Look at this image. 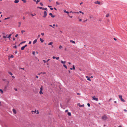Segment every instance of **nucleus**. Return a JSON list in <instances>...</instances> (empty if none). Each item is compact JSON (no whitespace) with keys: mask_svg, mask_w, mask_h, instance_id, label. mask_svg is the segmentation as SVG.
Segmentation results:
<instances>
[{"mask_svg":"<svg viewBox=\"0 0 127 127\" xmlns=\"http://www.w3.org/2000/svg\"><path fill=\"white\" fill-rule=\"evenodd\" d=\"M12 34H10L8 35V37L7 36L8 35V34H6V36L3 35L2 36L3 38H7L9 39H10L11 36L12 35Z\"/></svg>","mask_w":127,"mask_h":127,"instance_id":"nucleus-1","label":"nucleus"},{"mask_svg":"<svg viewBox=\"0 0 127 127\" xmlns=\"http://www.w3.org/2000/svg\"><path fill=\"white\" fill-rule=\"evenodd\" d=\"M101 118L103 120H105L107 119V118L105 115H104Z\"/></svg>","mask_w":127,"mask_h":127,"instance_id":"nucleus-2","label":"nucleus"},{"mask_svg":"<svg viewBox=\"0 0 127 127\" xmlns=\"http://www.w3.org/2000/svg\"><path fill=\"white\" fill-rule=\"evenodd\" d=\"M119 97L121 99V101L124 102L125 101V100L122 98V95H119Z\"/></svg>","mask_w":127,"mask_h":127,"instance_id":"nucleus-3","label":"nucleus"},{"mask_svg":"<svg viewBox=\"0 0 127 127\" xmlns=\"http://www.w3.org/2000/svg\"><path fill=\"white\" fill-rule=\"evenodd\" d=\"M32 113H36V114H39V111L38 110L36 111V110H35V111H32Z\"/></svg>","mask_w":127,"mask_h":127,"instance_id":"nucleus-4","label":"nucleus"},{"mask_svg":"<svg viewBox=\"0 0 127 127\" xmlns=\"http://www.w3.org/2000/svg\"><path fill=\"white\" fill-rule=\"evenodd\" d=\"M47 12L46 11H45L44 12V15L43 17L44 18H45L47 16Z\"/></svg>","mask_w":127,"mask_h":127,"instance_id":"nucleus-5","label":"nucleus"},{"mask_svg":"<svg viewBox=\"0 0 127 127\" xmlns=\"http://www.w3.org/2000/svg\"><path fill=\"white\" fill-rule=\"evenodd\" d=\"M95 96H94L93 97H92V98H93V100H95L96 101H98V99L97 98H95Z\"/></svg>","mask_w":127,"mask_h":127,"instance_id":"nucleus-6","label":"nucleus"},{"mask_svg":"<svg viewBox=\"0 0 127 127\" xmlns=\"http://www.w3.org/2000/svg\"><path fill=\"white\" fill-rule=\"evenodd\" d=\"M77 105L78 106H79V107H84V104H83V105H81L80 103H78L77 104Z\"/></svg>","mask_w":127,"mask_h":127,"instance_id":"nucleus-7","label":"nucleus"},{"mask_svg":"<svg viewBox=\"0 0 127 127\" xmlns=\"http://www.w3.org/2000/svg\"><path fill=\"white\" fill-rule=\"evenodd\" d=\"M12 111L15 114L16 113V110L14 109H12Z\"/></svg>","mask_w":127,"mask_h":127,"instance_id":"nucleus-8","label":"nucleus"},{"mask_svg":"<svg viewBox=\"0 0 127 127\" xmlns=\"http://www.w3.org/2000/svg\"><path fill=\"white\" fill-rule=\"evenodd\" d=\"M51 16V17L52 18H54L55 16L54 15H53L51 13H50L49 14Z\"/></svg>","mask_w":127,"mask_h":127,"instance_id":"nucleus-9","label":"nucleus"},{"mask_svg":"<svg viewBox=\"0 0 127 127\" xmlns=\"http://www.w3.org/2000/svg\"><path fill=\"white\" fill-rule=\"evenodd\" d=\"M95 3L96 4H100V2L99 1H96L95 2Z\"/></svg>","mask_w":127,"mask_h":127,"instance_id":"nucleus-10","label":"nucleus"},{"mask_svg":"<svg viewBox=\"0 0 127 127\" xmlns=\"http://www.w3.org/2000/svg\"><path fill=\"white\" fill-rule=\"evenodd\" d=\"M37 39H35V40H34V41L33 42V44H34L36 43L37 42Z\"/></svg>","mask_w":127,"mask_h":127,"instance_id":"nucleus-11","label":"nucleus"},{"mask_svg":"<svg viewBox=\"0 0 127 127\" xmlns=\"http://www.w3.org/2000/svg\"><path fill=\"white\" fill-rule=\"evenodd\" d=\"M19 0H15L14 1V2L15 3H17L19 1Z\"/></svg>","mask_w":127,"mask_h":127,"instance_id":"nucleus-12","label":"nucleus"},{"mask_svg":"<svg viewBox=\"0 0 127 127\" xmlns=\"http://www.w3.org/2000/svg\"><path fill=\"white\" fill-rule=\"evenodd\" d=\"M53 44V42H51L48 44V45H51Z\"/></svg>","mask_w":127,"mask_h":127,"instance_id":"nucleus-13","label":"nucleus"},{"mask_svg":"<svg viewBox=\"0 0 127 127\" xmlns=\"http://www.w3.org/2000/svg\"><path fill=\"white\" fill-rule=\"evenodd\" d=\"M70 42H71V43H72L74 44H75V42L73 41V40H70Z\"/></svg>","mask_w":127,"mask_h":127,"instance_id":"nucleus-14","label":"nucleus"},{"mask_svg":"<svg viewBox=\"0 0 127 127\" xmlns=\"http://www.w3.org/2000/svg\"><path fill=\"white\" fill-rule=\"evenodd\" d=\"M61 62L62 63V64H64L65 63H66V62L65 61H62V60H61Z\"/></svg>","mask_w":127,"mask_h":127,"instance_id":"nucleus-15","label":"nucleus"},{"mask_svg":"<svg viewBox=\"0 0 127 127\" xmlns=\"http://www.w3.org/2000/svg\"><path fill=\"white\" fill-rule=\"evenodd\" d=\"M40 40L42 43L43 42H44V40L42 39L41 38H40Z\"/></svg>","mask_w":127,"mask_h":127,"instance_id":"nucleus-16","label":"nucleus"},{"mask_svg":"<svg viewBox=\"0 0 127 127\" xmlns=\"http://www.w3.org/2000/svg\"><path fill=\"white\" fill-rule=\"evenodd\" d=\"M39 94L40 95H41L43 94V93L42 92V91H40L39 92Z\"/></svg>","mask_w":127,"mask_h":127,"instance_id":"nucleus-17","label":"nucleus"},{"mask_svg":"<svg viewBox=\"0 0 127 127\" xmlns=\"http://www.w3.org/2000/svg\"><path fill=\"white\" fill-rule=\"evenodd\" d=\"M89 17L90 19H91L93 18V17L92 15H90L89 16Z\"/></svg>","mask_w":127,"mask_h":127,"instance_id":"nucleus-18","label":"nucleus"},{"mask_svg":"<svg viewBox=\"0 0 127 127\" xmlns=\"http://www.w3.org/2000/svg\"><path fill=\"white\" fill-rule=\"evenodd\" d=\"M0 92L1 93V94H2L3 93V92L2 91V90L1 89H0Z\"/></svg>","mask_w":127,"mask_h":127,"instance_id":"nucleus-19","label":"nucleus"},{"mask_svg":"<svg viewBox=\"0 0 127 127\" xmlns=\"http://www.w3.org/2000/svg\"><path fill=\"white\" fill-rule=\"evenodd\" d=\"M25 48L24 47V46H23L21 48V50H23Z\"/></svg>","mask_w":127,"mask_h":127,"instance_id":"nucleus-20","label":"nucleus"},{"mask_svg":"<svg viewBox=\"0 0 127 127\" xmlns=\"http://www.w3.org/2000/svg\"><path fill=\"white\" fill-rule=\"evenodd\" d=\"M8 73L11 75H13L12 73L11 72H9Z\"/></svg>","mask_w":127,"mask_h":127,"instance_id":"nucleus-21","label":"nucleus"},{"mask_svg":"<svg viewBox=\"0 0 127 127\" xmlns=\"http://www.w3.org/2000/svg\"><path fill=\"white\" fill-rule=\"evenodd\" d=\"M68 115L69 116H70L71 115V113L70 112H68L67 113Z\"/></svg>","mask_w":127,"mask_h":127,"instance_id":"nucleus-22","label":"nucleus"},{"mask_svg":"<svg viewBox=\"0 0 127 127\" xmlns=\"http://www.w3.org/2000/svg\"><path fill=\"white\" fill-rule=\"evenodd\" d=\"M109 16V14H107L106 16V17H108Z\"/></svg>","mask_w":127,"mask_h":127,"instance_id":"nucleus-23","label":"nucleus"},{"mask_svg":"<svg viewBox=\"0 0 127 127\" xmlns=\"http://www.w3.org/2000/svg\"><path fill=\"white\" fill-rule=\"evenodd\" d=\"M43 90V87L42 86H41V87L40 88V90L41 91H42Z\"/></svg>","mask_w":127,"mask_h":127,"instance_id":"nucleus-24","label":"nucleus"},{"mask_svg":"<svg viewBox=\"0 0 127 127\" xmlns=\"http://www.w3.org/2000/svg\"><path fill=\"white\" fill-rule=\"evenodd\" d=\"M63 48V47L61 45H60L59 46V49H61Z\"/></svg>","mask_w":127,"mask_h":127,"instance_id":"nucleus-25","label":"nucleus"},{"mask_svg":"<svg viewBox=\"0 0 127 127\" xmlns=\"http://www.w3.org/2000/svg\"><path fill=\"white\" fill-rule=\"evenodd\" d=\"M63 66L66 69L67 68V66L64 64L63 65Z\"/></svg>","mask_w":127,"mask_h":127,"instance_id":"nucleus-26","label":"nucleus"},{"mask_svg":"<svg viewBox=\"0 0 127 127\" xmlns=\"http://www.w3.org/2000/svg\"><path fill=\"white\" fill-rule=\"evenodd\" d=\"M19 27L21 25V22H19Z\"/></svg>","mask_w":127,"mask_h":127,"instance_id":"nucleus-27","label":"nucleus"},{"mask_svg":"<svg viewBox=\"0 0 127 127\" xmlns=\"http://www.w3.org/2000/svg\"><path fill=\"white\" fill-rule=\"evenodd\" d=\"M79 12L80 13H82V14H84V12H83L82 11H79Z\"/></svg>","mask_w":127,"mask_h":127,"instance_id":"nucleus-28","label":"nucleus"},{"mask_svg":"<svg viewBox=\"0 0 127 127\" xmlns=\"http://www.w3.org/2000/svg\"><path fill=\"white\" fill-rule=\"evenodd\" d=\"M78 19H79V21H80V22H81L82 21V19H79V17H78Z\"/></svg>","mask_w":127,"mask_h":127,"instance_id":"nucleus-29","label":"nucleus"},{"mask_svg":"<svg viewBox=\"0 0 127 127\" xmlns=\"http://www.w3.org/2000/svg\"><path fill=\"white\" fill-rule=\"evenodd\" d=\"M25 31H24V30H22L21 31V32L23 34V33L24 32H25Z\"/></svg>","mask_w":127,"mask_h":127,"instance_id":"nucleus-30","label":"nucleus"},{"mask_svg":"<svg viewBox=\"0 0 127 127\" xmlns=\"http://www.w3.org/2000/svg\"><path fill=\"white\" fill-rule=\"evenodd\" d=\"M43 10H47V8H43Z\"/></svg>","mask_w":127,"mask_h":127,"instance_id":"nucleus-31","label":"nucleus"},{"mask_svg":"<svg viewBox=\"0 0 127 127\" xmlns=\"http://www.w3.org/2000/svg\"><path fill=\"white\" fill-rule=\"evenodd\" d=\"M39 1H40V0H37V1L36 2V4H37L38 2H39Z\"/></svg>","mask_w":127,"mask_h":127,"instance_id":"nucleus-32","label":"nucleus"},{"mask_svg":"<svg viewBox=\"0 0 127 127\" xmlns=\"http://www.w3.org/2000/svg\"><path fill=\"white\" fill-rule=\"evenodd\" d=\"M23 1L24 3H26V1L25 0H22Z\"/></svg>","mask_w":127,"mask_h":127,"instance_id":"nucleus-33","label":"nucleus"},{"mask_svg":"<svg viewBox=\"0 0 127 127\" xmlns=\"http://www.w3.org/2000/svg\"><path fill=\"white\" fill-rule=\"evenodd\" d=\"M87 80H88L90 81H91V80L90 79V78H89V77H88V78H87Z\"/></svg>","mask_w":127,"mask_h":127,"instance_id":"nucleus-34","label":"nucleus"},{"mask_svg":"<svg viewBox=\"0 0 127 127\" xmlns=\"http://www.w3.org/2000/svg\"><path fill=\"white\" fill-rule=\"evenodd\" d=\"M72 68L74 70H75V66H74V65H73V68Z\"/></svg>","mask_w":127,"mask_h":127,"instance_id":"nucleus-35","label":"nucleus"},{"mask_svg":"<svg viewBox=\"0 0 127 127\" xmlns=\"http://www.w3.org/2000/svg\"><path fill=\"white\" fill-rule=\"evenodd\" d=\"M10 18V17H7V18H5V19H4V20H6L7 19H9Z\"/></svg>","mask_w":127,"mask_h":127,"instance_id":"nucleus-36","label":"nucleus"},{"mask_svg":"<svg viewBox=\"0 0 127 127\" xmlns=\"http://www.w3.org/2000/svg\"><path fill=\"white\" fill-rule=\"evenodd\" d=\"M17 46H16V45H15V46H14V47H13V48H17Z\"/></svg>","mask_w":127,"mask_h":127,"instance_id":"nucleus-37","label":"nucleus"},{"mask_svg":"<svg viewBox=\"0 0 127 127\" xmlns=\"http://www.w3.org/2000/svg\"><path fill=\"white\" fill-rule=\"evenodd\" d=\"M26 42V41H23V42H21L20 43V44H22V43H24L25 42Z\"/></svg>","mask_w":127,"mask_h":127,"instance_id":"nucleus-38","label":"nucleus"},{"mask_svg":"<svg viewBox=\"0 0 127 127\" xmlns=\"http://www.w3.org/2000/svg\"><path fill=\"white\" fill-rule=\"evenodd\" d=\"M56 4L58 5H59L60 4V3H59L57 1L56 2Z\"/></svg>","mask_w":127,"mask_h":127,"instance_id":"nucleus-39","label":"nucleus"},{"mask_svg":"<svg viewBox=\"0 0 127 127\" xmlns=\"http://www.w3.org/2000/svg\"><path fill=\"white\" fill-rule=\"evenodd\" d=\"M40 5L41 6H43V4L42 3H40Z\"/></svg>","mask_w":127,"mask_h":127,"instance_id":"nucleus-40","label":"nucleus"},{"mask_svg":"<svg viewBox=\"0 0 127 127\" xmlns=\"http://www.w3.org/2000/svg\"><path fill=\"white\" fill-rule=\"evenodd\" d=\"M56 59L57 60H58L59 59V57H57L56 58Z\"/></svg>","mask_w":127,"mask_h":127,"instance_id":"nucleus-41","label":"nucleus"},{"mask_svg":"<svg viewBox=\"0 0 127 127\" xmlns=\"http://www.w3.org/2000/svg\"><path fill=\"white\" fill-rule=\"evenodd\" d=\"M10 57L11 58H13L14 57V56L13 55H11L10 56Z\"/></svg>","mask_w":127,"mask_h":127,"instance_id":"nucleus-42","label":"nucleus"},{"mask_svg":"<svg viewBox=\"0 0 127 127\" xmlns=\"http://www.w3.org/2000/svg\"><path fill=\"white\" fill-rule=\"evenodd\" d=\"M41 35H42V36H43L44 34V33H41Z\"/></svg>","mask_w":127,"mask_h":127,"instance_id":"nucleus-43","label":"nucleus"},{"mask_svg":"<svg viewBox=\"0 0 127 127\" xmlns=\"http://www.w3.org/2000/svg\"><path fill=\"white\" fill-rule=\"evenodd\" d=\"M87 105L89 107H90V104L89 103H88L87 104Z\"/></svg>","mask_w":127,"mask_h":127,"instance_id":"nucleus-44","label":"nucleus"},{"mask_svg":"<svg viewBox=\"0 0 127 127\" xmlns=\"http://www.w3.org/2000/svg\"><path fill=\"white\" fill-rule=\"evenodd\" d=\"M88 20L87 19H86V20L84 21V22H86Z\"/></svg>","mask_w":127,"mask_h":127,"instance_id":"nucleus-45","label":"nucleus"},{"mask_svg":"<svg viewBox=\"0 0 127 127\" xmlns=\"http://www.w3.org/2000/svg\"><path fill=\"white\" fill-rule=\"evenodd\" d=\"M52 58H53V59H56V57H55V56H53V57H52Z\"/></svg>","mask_w":127,"mask_h":127,"instance_id":"nucleus-46","label":"nucleus"},{"mask_svg":"<svg viewBox=\"0 0 127 127\" xmlns=\"http://www.w3.org/2000/svg\"><path fill=\"white\" fill-rule=\"evenodd\" d=\"M49 26L50 27H52L53 28H54V27H53L51 25H50Z\"/></svg>","mask_w":127,"mask_h":127,"instance_id":"nucleus-47","label":"nucleus"},{"mask_svg":"<svg viewBox=\"0 0 127 127\" xmlns=\"http://www.w3.org/2000/svg\"><path fill=\"white\" fill-rule=\"evenodd\" d=\"M35 52H34V51H33V52H32V54H33V55H34V54H35Z\"/></svg>","mask_w":127,"mask_h":127,"instance_id":"nucleus-48","label":"nucleus"},{"mask_svg":"<svg viewBox=\"0 0 127 127\" xmlns=\"http://www.w3.org/2000/svg\"><path fill=\"white\" fill-rule=\"evenodd\" d=\"M14 89L16 91H17V89H16V88H14Z\"/></svg>","mask_w":127,"mask_h":127,"instance_id":"nucleus-49","label":"nucleus"},{"mask_svg":"<svg viewBox=\"0 0 127 127\" xmlns=\"http://www.w3.org/2000/svg\"><path fill=\"white\" fill-rule=\"evenodd\" d=\"M18 35V34H16L15 35V37H17Z\"/></svg>","mask_w":127,"mask_h":127,"instance_id":"nucleus-50","label":"nucleus"},{"mask_svg":"<svg viewBox=\"0 0 127 127\" xmlns=\"http://www.w3.org/2000/svg\"><path fill=\"white\" fill-rule=\"evenodd\" d=\"M27 45L26 44L24 46V47L25 48L26 47H27Z\"/></svg>","mask_w":127,"mask_h":127,"instance_id":"nucleus-51","label":"nucleus"},{"mask_svg":"<svg viewBox=\"0 0 127 127\" xmlns=\"http://www.w3.org/2000/svg\"><path fill=\"white\" fill-rule=\"evenodd\" d=\"M31 42H32L31 41H30L29 43V44H30L31 43Z\"/></svg>","mask_w":127,"mask_h":127,"instance_id":"nucleus-52","label":"nucleus"},{"mask_svg":"<svg viewBox=\"0 0 127 127\" xmlns=\"http://www.w3.org/2000/svg\"><path fill=\"white\" fill-rule=\"evenodd\" d=\"M39 8H40V9H43V8L41 7H39Z\"/></svg>","mask_w":127,"mask_h":127,"instance_id":"nucleus-53","label":"nucleus"},{"mask_svg":"<svg viewBox=\"0 0 127 127\" xmlns=\"http://www.w3.org/2000/svg\"><path fill=\"white\" fill-rule=\"evenodd\" d=\"M66 13L67 14H68L69 13V12L67 11H66Z\"/></svg>","mask_w":127,"mask_h":127,"instance_id":"nucleus-54","label":"nucleus"},{"mask_svg":"<svg viewBox=\"0 0 127 127\" xmlns=\"http://www.w3.org/2000/svg\"><path fill=\"white\" fill-rule=\"evenodd\" d=\"M124 111H125V112H127V110H126V109H124Z\"/></svg>","mask_w":127,"mask_h":127,"instance_id":"nucleus-55","label":"nucleus"},{"mask_svg":"<svg viewBox=\"0 0 127 127\" xmlns=\"http://www.w3.org/2000/svg\"><path fill=\"white\" fill-rule=\"evenodd\" d=\"M17 51H15V53H16H16H17Z\"/></svg>","mask_w":127,"mask_h":127,"instance_id":"nucleus-56","label":"nucleus"},{"mask_svg":"<svg viewBox=\"0 0 127 127\" xmlns=\"http://www.w3.org/2000/svg\"><path fill=\"white\" fill-rule=\"evenodd\" d=\"M36 77L37 78H38V77L37 75L36 76Z\"/></svg>","mask_w":127,"mask_h":127,"instance_id":"nucleus-57","label":"nucleus"},{"mask_svg":"<svg viewBox=\"0 0 127 127\" xmlns=\"http://www.w3.org/2000/svg\"><path fill=\"white\" fill-rule=\"evenodd\" d=\"M50 60V59H48L47 60V62H48V61H49Z\"/></svg>","mask_w":127,"mask_h":127,"instance_id":"nucleus-58","label":"nucleus"},{"mask_svg":"<svg viewBox=\"0 0 127 127\" xmlns=\"http://www.w3.org/2000/svg\"><path fill=\"white\" fill-rule=\"evenodd\" d=\"M64 12L66 13V11L65 10H64Z\"/></svg>","mask_w":127,"mask_h":127,"instance_id":"nucleus-59","label":"nucleus"},{"mask_svg":"<svg viewBox=\"0 0 127 127\" xmlns=\"http://www.w3.org/2000/svg\"><path fill=\"white\" fill-rule=\"evenodd\" d=\"M7 86H6L5 87V89H7Z\"/></svg>","mask_w":127,"mask_h":127,"instance_id":"nucleus-60","label":"nucleus"},{"mask_svg":"<svg viewBox=\"0 0 127 127\" xmlns=\"http://www.w3.org/2000/svg\"><path fill=\"white\" fill-rule=\"evenodd\" d=\"M43 62H44V63H46V61H45V60H43Z\"/></svg>","mask_w":127,"mask_h":127,"instance_id":"nucleus-61","label":"nucleus"},{"mask_svg":"<svg viewBox=\"0 0 127 127\" xmlns=\"http://www.w3.org/2000/svg\"><path fill=\"white\" fill-rule=\"evenodd\" d=\"M31 15L32 16H34V15L32 14H31Z\"/></svg>","mask_w":127,"mask_h":127,"instance_id":"nucleus-62","label":"nucleus"},{"mask_svg":"<svg viewBox=\"0 0 127 127\" xmlns=\"http://www.w3.org/2000/svg\"><path fill=\"white\" fill-rule=\"evenodd\" d=\"M83 3V2H81V3H80V5H81V4H82Z\"/></svg>","mask_w":127,"mask_h":127,"instance_id":"nucleus-63","label":"nucleus"},{"mask_svg":"<svg viewBox=\"0 0 127 127\" xmlns=\"http://www.w3.org/2000/svg\"><path fill=\"white\" fill-rule=\"evenodd\" d=\"M50 9L51 10H52L53 9V8H50Z\"/></svg>","mask_w":127,"mask_h":127,"instance_id":"nucleus-64","label":"nucleus"}]
</instances>
